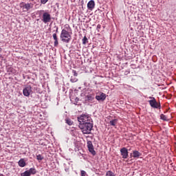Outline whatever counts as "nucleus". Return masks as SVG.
Instances as JSON below:
<instances>
[{"label":"nucleus","instance_id":"15","mask_svg":"<svg viewBox=\"0 0 176 176\" xmlns=\"http://www.w3.org/2000/svg\"><path fill=\"white\" fill-rule=\"evenodd\" d=\"M18 163L20 167H25V161H24V159H21Z\"/></svg>","mask_w":176,"mask_h":176},{"label":"nucleus","instance_id":"10","mask_svg":"<svg viewBox=\"0 0 176 176\" xmlns=\"http://www.w3.org/2000/svg\"><path fill=\"white\" fill-rule=\"evenodd\" d=\"M32 8H34V5L32 3H25L23 6V12H28V10H30V9H32Z\"/></svg>","mask_w":176,"mask_h":176},{"label":"nucleus","instance_id":"29","mask_svg":"<svg viewBox=\"0 0 176 176\" xmlns=\"http://www.w3.org/2000/svg\"><path fill=\"white\" fill-rule=\"evenodd\" d=\"M56 32H58V28H56Z\"/></svg>","mask_w":176,"mask_h":176},{"label":"nucleus","instance_id":"21","mask_svg":"<svg viewBox=\"0 0 176 176\" xmlns=\"http://www.w3.org/2000/svg\"><path fill=\"white\" fill-rule=\"evenodd\" d=\"M21 176H31L28 170H25L24 173L21 174Z\"/></svg>","mask_w":176,"mask_h":176},{"label":"nucleus","instance_id":"28","mask_svg":"<svg viewBox=\"0 0 176 176\" xmlns=\"http://www.w3.org/2000/svg\"><path fill=\"white\" fill-rule=\"evenodd\" d=\"M100 29H101V25L98 24L97 25V30H100Z\"/></svg>","mask_w":176,"mask_h":176},{"label":"nucleus","instance_id":"3","mask_svg":"<svg viewBox=\"0 0 176 176\" xmlns=\"http://www.w3.org/2000/svg\"><path fill=\"white\" fill-rule=\"evenodd\" d=\"M77 120L79 122V124H83L93 122L91 116H90V115H89L88 113L80 115L77 118Z\"/></svg>","mask_w":176,"mask_h":176},{"label":"nucleus","instance_id":"23","mask_svg":"<svg viewBox=\"0 0 176 176\" xmlns=\"http://www.w3.org/2000/svg\"><path fill=\"white\" fill-rule=\"evenodd\" d=\"M36 159L39 161L43 160V156H42L41 154H38L36 155Z\"/></svg>","mask_w":176,"mask_h":176},{"label":"nucleus","instance_id":"9","mask_svg":"<svg viewBox=\"0 0 176 176\" xmlns=\"http://www.w3.org/2000/svg\"><path fill=\"white\" fill-rule=\"evenodd\" d=\"M105 98H107V95L104 93H100L96 96V100L98 101H104Z\"/></svg>","mask_w":176,"mask_h":176},{"label":"nucleus","instance_id":"8","mask_svg":"<svg viewBox=\"0 0 176 176\" xmlns=\"http://www.w3.org/2000/svg\"><path fill=\"white\" fill-rule=\"evenodd\" d=\"M120 153L122 157V159H127L129 157V151L126 147H124L120 149Z\"/></svg>","mask_w":176,"mask_h":176},{"label":"nucleus","instance_id":"14","mask_svg":"<svg viewBox=\"0 0 176 176\" xmlns=\"http://www.w3.org/2000/svg\"><path fill=\"white\" fill-rule=\"evenodd\" d=\"M86 98L87 101H89L90 102H93V100H94V95L89 94L86 96Z\"/></svg>","mask_w":176,"mask_h":176},{"label":"nucleus","instance_id":"7","mask_svg":"<svg viewBox=\"0 0 176 176\" xmlns=\"http://www.w3.org/2000/svg\"><path fill=\"white\" fill-rule=\"evenodd\" d=\"M87 148L93 156L96 155V151H94V146H93V142H91V141L87 142Z\"/></svg>","mask_w":176,"mask_h":176},{"label":"nucleus","instance_id":"12","mask_svg":"<svg viewBox=\"0 0 176 176\" xmlns=\"http://www.w3.org/2000/svg\"><path fill=\"white\" fill-rule=\"evenodd\" d=\"M53 38L54 40V46L55 47H57V46H58V38H57V34L54 33L53 35Z\"/></svg>","mask_w":176,"mask_h":176},{"label":"nucleus","instance_id":"20","mask_svg":"<svg viewBox=\"0 0 176 176\" xmlns=\"http://www.w3.org/2000/svg\"><path fill=\"white\" fill-rule=\"evenodd\" d=\"M78 80V78L75 76H72L70 78V81L72 82V83H75V82H76Z\"/></svg>","mask_w":176,"mask_h":176},{"label":"nucleus","instance_id":"4","mask_svg":"<svg viewBox=\"0 0 176 176\" xmlns=\"http://www.w3.org/2000/svg\"><path fill=\"white\" fill-rule=\"evenodd\" d=\"M50 20H52V16L49 12H44L43 14V19L42 21L45 24H47V23H50Z\"/></svg>","mask_w":176,"mask_h":176},{"label":"nucleus","instance_id":"5","mask_svg":"<svg viewBox=\"0 0 176 176\" xmlns=\"http://www.w3.org/2000/svg\"><path fill=\"white\" fill-rule=\"evenodd\" d=\"M151 100H148V102L152 108L157 109L160 107V104L156 102V99L153 97H150Z\"/></svg>","mask_w":176,"mask_h":176},{"label":"nucleus","instance_id":"2","mask_svg":"<svg viewBox=\"0 0 176 176\" xmlns=\"http://www.w3.org/2000/svg\"><path fill=\"white\" fill-rule=\"evenodd\" d=\"M60 38L62 42H64L65 43H69L71 42V39H72L71 33L66 30H62Z\"/></svg>","mask_w":176,"mask_h":176},{"label":"nucleus","instance_id":"1","mask_svg":"<svg viewBox=\"0 0 176 176\" xmlns=\"http://www.w3.org/2000/svg\"><path fill=\"white\" fill-rule=\"evenodd\" d=\"M78 127L80 129L82 133L90 134V133H91V129H93V122L80 124Z\"/></svg>","mask_w":176,"mask_h":176},{"label":"nucleus","instance_id":"30","mask_svg":"<svg viewBox=\"0 0 176 176\" xmlns=\"http://www.w3.org/2000/svg\"><path fill=\"white\" fill-rule=\"evenodd\" d=\"M2 52V48L0 47V53Z\"/></svg>","mask_w":176,"mask_h":176},{"label":"nucleus","instance_id":"16","mask_svg":"<svg viewBox=\"0 0 176 176\" xmlns=\"http://www.w3.org/2000/svg\"><path fill=\"white\" fill-rule=\"evenodd\" d=\"M28 171H29V173L32 175L36 174V169L35 168H30Z\"/></svg>","mask_w":176,"mask_h":176},{"label":"nucleus","instance_id":"18","mask_svg":"<svg viewBox=\"0 0 176 176\" xmlns=\"http://www.w3.org/2000/svg\"><path fill=\"white\" fill-rule=\"evenodd\" d=\"M65 123H67V124H68L69 126H72V124H74V122H72L71 119L68 118L65 120Z\"/></svg>","mask_w":176,"mask_h":176},{"label":"nucleus","instance_id":"6","mask_svg":"<svg viewBox=\"0 0 176 176\" xmlns=\"http://www.w3.org/2000/svg\"><path fill=\"white\" fill-rule=\"evenodd\" d=\"M23 96L25 97H30V94L32 93V87H31V85L27 86L23 90Z\"/></svg>","mask_w":176,"mask_h":176},{"label":"nucleus","instance_id":"13","mask_svg":"<svg viewBox=\"0 0 176 176\" xmlns=\"http://www.w3.org/2000/svg\"><path fill=\"white\" fill-rule=\"evenodd\" d=\"M141 153H140L138 151H133V157L134 158H138L140 156H141Z\"/></svg>","mask_w":176,"mask_h":176},{"label":"nucleus","instance_id":"24","mask_svg":"<svg viewBox=\"0 0 176 176\" xmlns=\"http://www.w3.org/2000/svg\"><path fill=\"white\" fill-rule=\"evenodd\" d=\"M160 119H162V120H167V117L164 116V114H161Z\"/></svg>","mask_w":176,"mask_h":176},{"label":"nucleus","instance_id":"17","mask_svg":"<svg viewBox=\"0 0 176 176\" xmlns=\"http://www.w3.org/2000/svg\"><path fill=\"white\" fill-rule=\"evenodd\" d=\"M109 124L110 126H116V124H118V119L111 120L109 122Z\"/></svg>","mask_w":176,"mask_h":176},{"label":"nucleus","instance_id":"11","mask_svg":"<svg viewBox=\"0 0 176 176\" xmlns=\"http://www.w3.org/2000/svg\"><path fill=\"white\" fill-rule=\"evenodd\" d=\"M96 6V3L94 1V0H91L87 3V8L89 10H93Z\"/></svg>","mask_w":176,"mask_h":176},{"label":"nucleus","instance_id":"31","mask_svg":"<svg viewBox=\"0 0 176 176\" xmlns=\"http://www.w3.org/2000/svg\"><path fill=\"white\" fill-rule=\"evenodd\" d=\"M0 176H3V175L1 174V175H0Z\"/></svg>","mask_w":176,"mask_h":176},{"label":"nucleus","instance_id":"27","mask_svg":"<svg viewBox=\"0 0 176 176\" xmlns=\"http://www.w3.org/2000/svg\"><path fill=\"white\" fill-rule=\"evenodd\" d=\"M72 72L74 74V76H78V73H76V70H73Z\"/></svg>","mask_w":176,"mask_h":176},{"label":"nucleus","instance_id":"19","mask_svg":"<svg viewBox=\"0 0 176 176\" xmlns=\"http://www.w3.org/2000/svg\"><path fill=\"white\" fill-rule=\"evenodd\" d=\"M63 30H65L66 31L69 32V31H71V27H69V25L67 24L65 25V28Z\"/></svg>","mask_w":176,"mask_h":176},{"label":"nucleus","instance_id":"25","mask_svg":"<svg viewBox=\"0 0 176 176\" xmlns=\"http://www.w3.org/2000/svg\"><path fill=\"white\" fill-rule=\"evenodd\" d=\"M49 0H41V3H43V5H45Z\"/></svg>","mask_w":176,"mask_h":176},{"label":"nucleus","instance_id":"26","mask_svg":"<svg viewBox=\"0 0 176 176\" xmlns=\"http://www.w3.org/2000/svg\"><path fill=\"white\" fill-rule=\"evenodd\" d=\"M81 176H86V171L81 170Z\"/></svg>","mask_w":176,"mask_h":176},{"label":"nucleus","instance_id":"22","mask_svg":"<svg viewBox=\"0 0 176 176\" xmlns=\"http://www.w3.org/2000/svg\"><path fill=\"white\" fill-rule=\"evenodd\" d=\"M82 41V45H86V43H87L88 42L87 37L85 36Z\"/></svg>","mask_w":176,"mask_h":176}]
</instances>
